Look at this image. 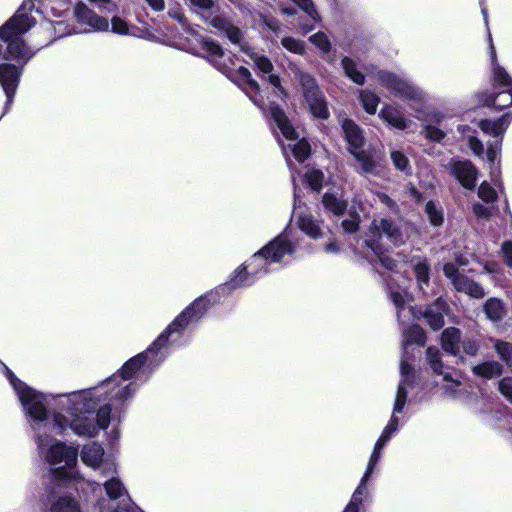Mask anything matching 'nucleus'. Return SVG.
I'll return each mask as SVG.
<instances>
[{
    "label": "nucleus",
    "mask_w": 512,
    "mask_h": 512,
    "mask_svg": "<svg viewBox=\"0 0 512 512\" xmlns=\"http://www.w3.org/2000/svg\"><path fill=\"white\" fill-rule=\"evenodd\" d=\"M500 393L512 404V378L505 377L498 383Z\"/></svg>",
    "instance_id": "obj_51"
},
{
    "label": "nucleus",
    "mask_w": 512,
    "mask_h": 512,
    "mask_svg": "<svg viewBox=\"0 0 512 512\" xmlns=\"http://www.w3.org/2000/svg\"><path fill=\"white\" fill-rule=\"evenodd\" d=\"M199 44L203 50V57L219 72L224 73L223 49L220 44L211 38L200 37Z\"/></svg>",
    "instance_id": "obj_22"
},
{
    "label": "nucleus",
    "mask_w": 512,
    "mask_h": 512,
    "mask_svg": "<svg viewBox=\"0 0 512 512\" xmlns=\"http://www.w3.org/2000/svg\"><path fill=\"white\" fill-rule=\"evenodd\" d=\"M490 59L495 88L512 89V78L508 72L497 63L496 51L492 43L491 34H489Z\"/></svg>",
    "instance_id": "obj_24"
},
{
    "label": "nucleus",
    "mask_w": 512,
    "mask_h": 512,
    "mask_svg": "<svg viewBox=\"0 0 512 512\" xmlns=\"http://www.w3.org/2000/svg\"><path fill=\"white\" fill-rule=\"evenodd\" d=\"M501 250L506 264L512 267V241H505Z\"/></svg>",
    "instance_id": "obj_60"
},
{
    "label": "nucleus",
    "mask_w": 512,
    "mask_h": 512,
    "mask_svg": "<svg viewBox=\"0 0 512 512\" xmlns=\"http://www.w3.org/2000/svg\"><path fill=\"white\" fill-rule=\"evenodd\" d=\"M377 81L395 97L414 102H422L425 99L422 89L404 76L380 70L377 72Z\"/></svg>",
    "instance_id": "obj_9"
},
{
    "label": "nucleus",
    "mask_w": 512,
    "mask_h": 512,
    "mask_svg": "<svg viewBox=\"0 0 512 512\" xmlns=\"http://www.w3.org/2000/svg\"><path fill=\"white\" fill-rule=\"evenodd\" d=\"M76 20L84 26V32L107 31L109 22L106 18L97 15L84 3H78L74 9Z\"/></svg>",
    "instance_id": "obj_20"
},
{
    "label": "nucleus",
    "mask_w": 512,
    "mask_h": 512,
    "mask_svg": "<svg viewBox=\"0 0 512 512\" xmlns=\"http://www.w3.org/2000/svg\"><path fill=\"white\" fill-rule=\"evenodd\" d=\"M444 275L451 280L454 281L461 273L458 270V267L454 263H446L443 267Z\"/></svg>",
    "instance_id": "obj_58"
},
{
    "label": "nucleus",
    "mask_w": 512,
    "mask_h": 512,
    "mask_svg": "<svg viewBox=\"0 0 512 512\" xmlns=\"http://www.w3.org/2000/svg\"><path fill=\"white\" fill-rule=\"evenodd\" d=\"M324 251L326 253H329V254H337L340 252V247L338 246V244L333 240V241H330L329 243H327L325 246H324Z\"/></svg>",
    "instance_id": "obj_62"
},
{
    "label": "nucleus",
    "mask_w": 512,
    "mask_h": 512,
    "mask_svg": "<svg viewBox=\"0 0 512 512\" xmlns=\"http://www.w3.org/2000/svg\"><path fill=\"white\" fill-rule=\"evenodd\" d=\"M468 145H469L470 149L472 150V152L476 156L480 157L483 155L484 146H483L482 142L477 137L469 135L468 136Z\"/></svg>",
    "instance_id": "obj_53"
},
{
    "label": "nucleus",
    "mask_w": 512,
    "mask_h": 512,
    "mask_svg": "<svg viewBox=\"0 0 512 512\" xmlns=\"http://www.w3.org/2000/svg\"><path fill=\"white\" fill-rule=\"evenodd\" d=\"M511 120H512V113L507 112V113L503 114L497 120L484 119L479 122L480 129L484 133L490 134L495 138V141L491 142L488 145V148L486 151L487 161L491 165H495L496 161L499 158L501 143H502V136H503L504 132L506 131V129L508 128Z\"/></svg>",
    "instance_id": "obj_12"
},
{
    "label": "nucleus",
    "mask_w": 512,
    "mask_h": 512,
    "mask_svg": "<svg viewBox=\"0 0 512 512\" xmlns=\"http://www.w3.org/2000/svg\"><path fill=\"white\" fill-rule=\"evenodd\" d=\"M352 155L360 163L363 174H375L376 162L370 152L362 149L352 153Z\"/></svg>",
    "instance_id": "obj_36"
},
{
    "label": "nucleus",
    "mask_w": 512,
    "mask_h": 512,
    "mask_svg": "<svg viewBox=\"0 0 512 512\" xmlns=\"http://www.w3.org/2000/svg\"><path fill=\"white\" fill-rule=\"evenodd\" d=\"M145 1L155 11H162L165 8L164 0H145Z\"/></svg>",
    "instance_id": "obj_61"
},
{
    "label": "nucleus",
    "mask_w": 512,
    "mask_h": 512,
    "mask_svg": "<svg viewBox=\"0 0 512 512\" xmlns=\"http://www.w3.org/2000/svg\"><path fill=\"white\" fill-rule=\"evenodd\" d=\"M298 80L303 88L304 97L312 115L322 120L328 119L330 113L327 102L315 78L309 73L299 72Z\"/></svg>",
    "instance_id": "obj_11"
},
{
    "label": "nucleus",
    "mask_w": 512,
    "mask_h": 512,
    "mask_svg": "<svg viewBox=\"0 0 512 512\" xmlns=\"http://www.w3.org/2000/svg\"><path fill=\"white\" fill-rule=\"evenodd\" d=\"M281 44L287 51L297 55H303L306 52V44L300 39L283 37Z\"/></svg>",
    "instance_id": "obj_41"
},
{
    "label": "nucleus",
    "mask_w": 512,
    "mask_h": 512,
    "mask_svg": "<svg viewBox=\"0 0 512 512\" xmlns=\"http://www.w3.org/2000/svg\"><path fill=\"white\" fill-rule=\"evenodd\" d=\"M441 345L443 350L456 357L461 362L464 356H476L480 344L479 341L470 336H462L460 329L456 327H448L441 334Z\"/></svg>",
    "instance_id": "obj_10"
},
{
    "label": "nucleus",
    "mask_w": 512,
    "mask_h": 512,
    "mask_svg": "<svg viewBox=\"0 0 512 512\" xmlns=\"http://www.w3.org/2000/svg\"><path fill=\"white\" fill-rule=\"evenodd\" d=\"M272 265H274L273 262L268 259V255L262 247L231 273L229 280L226 281V290H235L252 285L257 279L271 272Z\"/></svg>",
    "instance_id": "obj_5"
},
{
    "label": "nucleus",
    "mask_w": 512,
    "mask_h": 512,
    "mask_svg": "<svg viewBox=\"0 0 512 512\" xmlns=\"http://www.w3.org/2000/svg\"><path fill=\"white\" fill-rule=\"evenodd\" d=\"M226 38H228L233 44L239 45V47L246 51V45L241 42L242 32L239 28L234 27L226 22Z\"/></svg>",
    "instance_id": "obj_48"
},
{
    "label": "nucleus",
    "mask_w": 512,
    "mask_h": 512,
    "mask_svg": "<svg viewBox=\"0 0 512 512\" xmlns=\"http://www.w3.org/2000/svg\"><path fill=\"white\" fill-rule=\"evenodd\" d=\"M301 8L313 21H320V15L317 12L312 0H292Z\"/></svg>",
    "instance_id": "obj_47"
},
{
    "label": "nucleus",
    "mask_w": 512,
    "mask_h": 512,
    "mask_svg": "<svg viewBox=\"0 0 512 512\" xmlns=\"http://www.w3.org/2000/svg\"><path fill=\"white\" fill-rule=\"evenodd\" d=\"M305 179L312 190L319 191L322 188L324 174L320 170L311 169L306 172Z\"/></svg>",
    "instance_id": "obj_44"
},
{
    "label": "nucleus",
    "mask_w": 512,
    "mask_h": 512,
    "mask_svg": "<svg viewBox=\"0 0 512 512\" xmlns=\"http://www.w3.org/2000/svg\"><path fill=\"white\" fill-rule=\"evenodd\" d=\"M388 289H389V298L396 308L397 319H398L400 326L402 327V333H403V340H402L403 354H402V358H401L400 368L402 367L403 360H406V363L409 366H411L409 364L410 358L408 356L409 346H411L412 344H416L418 346H424V344L426 342V337H425L423 329L420 326H418L416 324L408 325L407 327L405 326L406 323H408L410 320L415 318V312L412 307L406 306V296L407 295L404 292V290H402L400 288H397L396 290H394L389 285H388ZM410 368H411L410 380H411V384H413L414 373H413V368L412 367H410Z\"/></svg>",
    "instance_id": "obj_4"
},
{
    "label": "nucleus",
    "mask_w": 512,
    "mask_h": 512,
    "mask_svg": "<svg viewBox=\"0 0 512 512\" xmlns=\"http://www.w3.org/2000/svg\"><path fill=\"white\" fill-rule=\"evenodd\" d=\"M484 311L492 321L500 320L504 315V307L500 300L491 298L486 301Z\"/></svg>",
    "instance_id": "obj_38"
},
{
    "label": "nucleus",
    "mask_w": 512,
    "mask_h": 512,
    "mask_svg": "<svg viewBox=\"0 0 512 512\" xmlns=\"http://www.w3.org/2000/svg\"><path fill=\"white\" fill-rule=\"evenodd\" d=\"M44 437L47 444L43 450H38L53 468L44 476L43 483L76 481L74 468L78 461V446L54 440L50 432L45 433Z\"/></svg>",
    "instance_id": "obj_3"
},
{
    "label": "nucleus",
    "mask_w": 512,
    "mask_h": 512,
    "mask_svg": "<svg viewBox=\"0 0 512 512\" xmlns=\"http://www.w3.org/2000/svg\"><path fill=\"white\" fill-rule=\"evenodd\" d=\"M194 11L211 27L222 31L224 17L217 0H189Z\"/></svg>",
    "instance_id": "obj_18"
},
{
    "label": "nucleus",
    "mask_w": 512,
    "mask_h": 512,
    "mask_svg": "<svg viewBox=\"0 0 512 512\" xmlns=\"http://www.w3.org/2000/svg\"><path fill=\"white\" fill-rule=\"evenodd\" d=\"M472 373L486 380L497 378L503 373V366L501 363L491 360L484 361L472 367Z\"/></svg>",
    "instance_id": "obj_30"
},
{
    "label": "nucleus",
    "mask_w": 512,
    "mask_h": 512,
    "mask_svg": "<svg viewBox=\"0 0 512 512\" xmlns=\"http://www.w3.org/2000/svg\"><path fill=\"white\" fill-rule=\"evenodd\" d=\"M103 12H113L116 5L112 0H88Z\"/></svg>",
    "instance_id": "obj_54"
},
{
    "label": "nucleus",
    "mask_w": 512,
    "mask_h": 512,
    "mask_svg": "<svg viewBox=\"0 0 512 512\" xmlns=\"http://www.w3.org/2000/svg\"><path fill=\"white\" fill-rule=\"evenodd\" d=\"M111 30L112 32L120 35L130 34L128 24L123 19L116 16L111 20Z\"/></svg>",
    "instance_id": "obj_50"
},
{
    "label": "nucleus",
    "mask_w": 512,
    "mask_h": 512,
    "mask_svg": "<svg viewBox=\"0 0 512 512\" xmlns=\"http://www.w3.org/2000/svg\"><path fill=\"white\" fill-rule=\"evenodd\" d=\"M71 482L44 483V493L40 497L43 512H81L79 500L65 488Z\"/></svg>",
    "instance_id": "obj_7"
},
{
    "label": "nucleus",
    "mask_w": 512,
    "mask_h": 512,
    "mask_svg": "<svg viewBox=\"0 0 512 512\" xmlns=\"http://www.w3.org/2000/svg\"><path fill=\"white\" fill-rule=\"evenodd\" d=\"M265 24L268 27V29H270V30H272L274 32L278 31L279 28H280L279 22L277 20L273 19V18L266 19L265 20Z\"/></svg>",
    "instance_id": "obj_64"
},
{
    "label": "nucleus",
    "mask_w": 512,
    "mask_h": 512,
    "mask_svg": "<svg viewBox=\"0 0 512 512\" xmlns=\"http://www.w3.org/2000/svg\"><path fill=\"white\" fill-rule=\"evenodd\" d=\"M391 160L396 169L400 171H408L410 169L407 156L400 151L391 152Z\"/></svg>",
    "instance_id": "obj_49"
},
{
    "label": "nucleus",
    "mask_w": 512,
    "mask_h": 512,
    "mask_svg": "<svg viewBox=\"0 0 512 512\" xmlns=\"http://www.w3.org/2000/svg\"><path fill=\"white\" fill-rule=\"evenodd\" d=\"M494 349L503 362L508 366H512V344L506 341H496Z\"/></svg>",
    "instance_id": "obj_43"
},
{
    "label": "nucleus",
    "mask_w": 512,
    "mask_h": 512,
    "mask_svg": "<svg viewBox=\"0 0 512 512\" xmlns=\"http://www.w3.org/2000/svg\"><path fill=\"white\" fill-rule=\"evenodd\" d=\"M410 366L406 363V360H403L401 367V379L398 384L395 402L393 406L392 416L382 431V435H386L387 438L391 439L392 436L397 432L399 427V420L396 417V414L401 413L405 407L407 396H408V388H411L413 384H411L410 380Z\"/></svg>",
    "instance_id": "obj_13"
},
{
    "label": "nucleus",
    "mask_w": 512,
    "mask_h": 512,
    "mask_svg": "<svg viewBox=\"0 0 512 512\" xmlns=\"http://www.w3.org/2000/svg\"><path fill=\"white\" fill-rule=\"evenodd\" d=\"M487 105L497 109H504L512 105V89H501L499 92L491 95L487 100Z\"/></svg>",
    "instance_id": "obj_35"
},
{
    "label": "nucleus",
    "mask_w": 512,
    "mask_h": 512,
    "mask_svg": "<svg viewBox=\"0 0 512 512\" xmlns=\"http://www.w3.org/2000/svg\"><path fill=\"white\" fill-rule=\"evenodd\" d=\"M379 117L396 129L405 130L408 127V121L403 113L392 105H385L380 110Z\"/></svg>",
    "instance_id": "obj_29"
},
{
    "label": "nucleus",
    "mask_w": 512,
    "mask_h": 512,
    "mask_svg": "<svg viewBox=\"0 0 512 512\" xmlns=\"http://www.w3.org/2000/svg\"><path fill=\"white\" fill-rule=\"evenodd\" d=\"M471 281V279H469L466 275L461 273L457 278L454 279L452 284L457 291L464 292Z\"/></svg>",
    "instance_id": "obj_57"
},
{
    "label": "nucleus",
    "mask_w": 512,
    "mask_h": 512,
    "mask_svg": "<svg viewBox=\"0 0 512 512\" xmlns=\"http://www.w3.org/2000/svg\"><path fill=\"white\" fill-rule=\"evenodd\" d=\"M370 477L368 475H363L359 485L355 489L352 498L345 508L344 512H359V507L362 504V501L364 497L367 496V482L369 481Z\"/></svg>",
    "instance_id": "obj_32"
},
{
    "label": "nucleus",
    "mask_w": 512,
    "mask_h": 512,
    "mask_svg": "<svg viewBox=\"0 0 512 512\" xmlns=\"http://www.w3.org/2000/svg\"><path fill=\"white\" fill-rule=\"evenodd\" d=\"M309 41L325 55L331 50V42L326 33L319 31L309 37Z\"/></svg>",
    "instance_id": "obj_42"
},
{
    "label": "nucleus",
    "mask_w": 512,
    "mask_h": 512,
    "mask_svg": "<svg viewBox=\"0 0 512 512\" xmlns=\"http://www.w3.org/2000/svg\"><path fill=\"white\" fill-rule=\"evenodd\" d=\"M355 251L366 258L371 264L380 265L389 271H396L397 261L394 260L376 239H364L360 247H355Z\"/></svg>",
    "instance_id": "obj_17"
},
{
    "label": "nucleus",
    "mask_w": 512,
    "mask_h": 512,
    "mask_svg": "<svg viewBox=\"0 0 512 512\" xmlns=\"http://www.w3.org/2000/svg\"><path fill=\"white\" fill-rule=\"evenodd\" d=\"M263 249L268 255V259L273 264L286 265L295 259L297 244L291 238L290 232L285 229L281 234L267 243Z\"/></svg>",
    "instance_id": "obj_14"
},
{
    "label": "nucleus",
    "mask_w": 512,
    "mask_h": 512,
    "mask_svg": "<svg viewBox=\"0 0 512 512\" xmlns=\"http://www.w3.org/2000/svg\"><path fill=\"white\" fill-rule=\"evenodd\" d=\"M224 287L218 286L187 306L142 353L129 359L116 373L87 389L61 394H44L18 379L3 363L4 374L16 393L38 449L46 446L44 434L71 431L80 438H95L111 421H120L139 384L166 360L176 339L190 324L199 321L208 309L219 303Z\"/></svg>",
    "instance_id": "obj_1"
},
{
    "label": "nucleus",
    "mask_w": 512,
    "mask_h": 512,
    "mask_svg": "<svg viewBox=\"0 0 512 512\" xmlns=\"http://www.w3.org/2000/svg\"><path fill=\"white\" fill-rule=\"evenodd\" d=\"M382 236H385L387 240L395 246L404 244L408 238L407 233L403 230L402 224L391 218L373 220L365 239H376L379 243Z\"/></svg>",
    "instance_id": "obj_15"
},
{
    "label": "nucleus",
    "mask_w": 512,
    "mask_h": 512,
    "mask_svg": "<svg viewBox=\"0 0 512 512\" xmlns=\"http://www.w3.org/2000/svg\"><path fill=\"white\" fill-rule=\"evenodd\" d=\"M341 67L343 68L346 77H348L352 82L360 86L364 85L365 76L358 69V65L355 60L345 56L341 59Z\"/></svg>",
    "instance_id": "obj_34"
},
{
    "label": "nucleus",
    "mask_w": 512,
    "mask_h": 512,
    "mask_svg": "<svg viewBox=\"0 0 512 512\" xmlns=\"http://www.w3.org/2000/svg\"><path fill=\"white\" fill-rule=\"evenodd\" d=\"M478 196L487 203H493L497 200L495 189L486 181L482 182L478 188Z\"/></svg>",
    "instance_id": "obj_46"
},
{
    "label": "nucleus",
    "mask_w": 512,
    "mask_h": 512,
    "mask_svg": "<svg viewBox=\"0 0 512 512\" xmlns=\"http://www.w3.org/2000/svg\"><path fill=\"white\" fill-rule=\"evenodd\" d=\"M359 99L368 114H375L380 102V98L374 92L364 89L359 91Z\"/></svg>",
    "instance_id": "obj_37"
},
{
    "label": "nucleus",
    "mask_w": 512,
    "mask_h": 512,
    "mask_svg": "<svg viewBox=\"0 0 512 512\" xmlns=\"http://www.w3.org/2000/svg\"><path fill=\"white\" fill-rule=\"evenodd\" d=\"M270 114L283 137L288 142L287 144L283 141L279 142L288 165H290L289 153H291L298 162H304L310 155L309 143L305 139H298L295 129L281 108L272 106L270 108Z\"/></svg>",
    "instance_id": "obj_6"
},
{
    "label": "nucleus",
    "mask_w": 512,
    "mask_h": 512,
    "mask_svg": "<svg viewBox=\"0 0 512 512\" xmlns=\"http://www.w3.org/2000/svg\"><path fill=\"white\" fill-rule=\"evenodd\" d=\"M298 227L307 236L312 239H318L323 236L321 221L309 214L300 215L298 218Z\"/></svg>",
    "instance_id": "obj_31"
},
{
    "label": "nucleus",
    "mask_w": 512,
    "mask_h": 512,
    "mask_svg": "<svg viewBox=\"0 0 512 512\" xmlns=\"http://www.w3.org/2000/svg\"><path fill=\"white\" fill-rule=\"evenodd\" d=\"M33 9L34 2L25 0L14 16L0 27V55L4 59L22 63L21 67L10 63L0 64V84L7 98L4 113L9 110L12 104L23 66L35 53L22 39L23 34L35 25V19L29 15Z\"/></svg>",
    "instance_id": "obj_2"
},
{
    "label": "nucleus",
    "mask_w": 512,
    "mask_h": 512,
    "mask_svg": "<svg viewBox=\"0 0 512 512\" xmlns=\"http://www.w3.org/2000/svg\"><path fill=\"white\" fill-rule=\"evenodd\" d=\"M250 58L258 70V73L261 74V77L266 79L277 90V95L285 96L286 93L281 85L280 77L277 74L272 73L274 66L271 60L267 56L257 52H252L250 54Z\"/></svg>",
    "instance_id": "obj_21"
},
{
    "label": "nucleus",
    "mask_w": 512,
    "mask_h": 512,
    "mask_svg": "<svg viewBox=\"0 0 512 512\" xmlns=\"http://www.w3.org/2000/svg\"><path fill=\"white\" fill-rule=\"evenodd\" d=\"M425 212L431 225L439 227L443 224V211L441 208H438L433 201H428L426 203Z\"/></svg>",
    "instance_id": "obj_39"
},
{
    "label": "nucleus",
    "mask_w": 512,
    "mask_h": 512,
    "mask_svg": "<svg viewBox=\"0 0 512 512\" xmlns=\"http://www.w3.org/2000/svg\"><path fill=\"white\" fill-rule=\"evenodd\" d=\"M342 129L348 143V150L352 154L362 150L364 145V136L360 127L352 120L345 119L342 122Z\"/></svg>",
    "instance_id": "obj_25"
},
{
    "label": "nucleus",
    "mask_w": 512,
    "mask_h": 512,
    "mask_svg": "<svg viewBox=\"0 0 512 512\" xmlns=\"http://www.w3.org/2000/svg\"><path fill=\"white\" fill-rule=\"evenodd\" d=\"M426 358L429 366L434 373L443 375L445 384L443 385L444 393L453 399H459L463 392L461 382L452 378L449 372L444 371V365L441 360V354L438 348L428 347L426 350Z\"/></svg>",
    "instance_id": "obj_16"
},
{
    "label": "nucleus",
    "mask_w": 512,
    "mask_h": 512,
    "mask_svg": "<svg viewBox=\"0 0 512 512\" xmlns=\"http://www.w3.org/2000/svg\"><path fill=\"white\" fill-rule=\"evenodd\" d=\"M116 474L117 468L114 462L104 464L101 475L107 478L104 482L106 494L110 500L121 499V502L116 507L111 506L107 511L103 512H143L131 502L125 487Z\"/></svg>",
    "instance_id": "obj_8"
},
{
    "label": "nucleus",
    "mask_w": 512,
    "mask_h": 512,
    "mask_svg": "<svg viewBox=\"0 0 512 512\" xmlns=\"http://www.w3.org/2000/svg\"><path fill=\"white\" fill-rule=\"evenodd\" d=\"M464 293L474 298H483L485 296V291L483 287L480 284L474 282L473 280L470 282V284H468V287L466 288Z\"/></svg>",
    "instance_id": "obj_52"
},
{
    "label": "nucleus",
    "mask_w": 512,
    "mask_h": 512,
    "mask_svg": "<svg viewBox=\"0 0 512 512\" xmlns=\"http://www.w3.org/2000/svg\"><path fill=\"white\" fill-rule=\"evenodd\" d=\"M445 310L446 303L440 298L424 310L423 317L433 330L437 331L443 327Z\"/></svg>",
    "instance_id": "obj_27"
},
{
    "label": "nucleus",
    "mask_w": 512,
    "mask_h": 512,
    "mask_svg": "<svg viewBox=\"0 0 512 512\" xmlns=\"http://www.w3.org/2000/svg\"><path fill=\"white\" fill-rule=\"evenodd\" d=\"M473 212L478 218H483V219H488L491 215L490 208H488L480 203H475L473 205Z\"/></svg>",
    "instance_id": "obj_59"
},
{
    "label": "nucleus",
    "mask_w": 512,
    "mask_h": 512,
    "mask_svg": "<svg viewBox=\"0 0 512 512\" xmlns=\"http://www.w3.org/2000/svg\"><path fill=\"white\" fill-rule=\"evenodd\" d=\"M322 205L326 212L335 216H342L347 210L348 201L342 194L326 192L322 196Z\"/></svg>",
    "instance_id": "obj_28"
},
{
    "label": "nucleus",
    "mask_w": 512,
    "mask_h": 512,
    "mask_svg": "<svg viewBox=\"0 0 512 512\" xmlns=\"http://www.w3.org/2000/svg\"><path fill=\"white\" fill-rule=\"evenodd\" d=\"M471 281V279H469L466 275L461 273L457 278L454 279L452 284L457 291L464 292Z\"/></svg>",
    "instance_id": "obj_56"
},
{
    "label": "nucleus",
    "mask_w": 512,
    "mask_h": 512,
    "mask_svg": "<svg viewBox=\"0 0 512 512\" xmlns=\"http://www.w3.org/2000/svg\"><path fill=\"white\" fill-rule=\"evenodd\" d=\"M80 457L85 465L93 469L99 468L101 471L103 470L104 464L109 462L103 461L104 448L98 442L85 444L81 449Z\"/></svg>",
    "instance_id": "obj_23"
},
{
    "label": "nucleus",
    "mask_w": 512,
    "mask_h": 512,
    "mask_svg": "<svg viewBox=\"0 0 512 512\" xmlns=\"http://www.w3.org/2000/svg\"><path fill=\"white\" fill-rule=\"evenodd\" d=\"M418 118L427 122L423 129L425 138L436 142H440L444 139L445 132L435 125L440 123L443 119L442 113L433 110L428 112L425 117L422 118L421 116H418Z\"/></svg>",
    "instance_id": "obj_26"
},
{
    "label": "nucleus",
    "mask_w": 512,
    "mask_h": 512,
    "mask_svg": "<svg viewBox=\"0 0 512 512\" xmlns=\"http://www.w3.org/2000/svg\"><path fill=\"white\" fill-rule=\"evenodd\" d=\"M381 453L380 451H377V450H373L371 456H370V459H369V462H368V466H367V469L365 471V475H368L369 477H371L377 463L379 462L380 458H381Z\"/></svg>",
    "instance_id": "obj_55"
},
{
    "label": "nucleus",
    "mask_w": 512,
    "mask_h": 512,
    "mask_svg": "<svg viewBox=\"0 0 512 512\" xmlns=\"http://www.w3.org/2000/svg\"><path fill=\"white\" fill-rule=\"evenodd\" d=\"M360 215L355 211L350 210L349 217L342 221V228L346 233H356L360 225Z\"/></svg>",
    "instance_id": "obj_45"
},
{
    "label": "nucleus",
    "mask_w": 512,
    "mask_h": 512,
    "mask_svg": "<svg viewBox=\"0 0 512 512\" xmlns=\"http://www.w3.org/2000/svg\"><path fill=\"white\" fill-rule=\"evenodd\" d=\"M450 173L466 189L474 190L478 176V170L469 160L452 159L449 162Z\"/></svg>",
    "instance_id": "obj_19"
},
{
    "label": "nucleus",
    "mask_w": 512,
    "mask_h": 512,
    "mask_svg": "<svg viewBox=\"0 0 512 512\" xmlns=\"http://www.w3.org/2000/svg\"><path fill=\"white\" fill-rule=\"evenodd\" d=\"M414 272L418 281L419 288L423 290L424 286H427L429 283L430 269L426 260L418 261L414 265Z\"/></svg>",
    "instance_id": "obj_40"
},
{
    "label": "nucleus",
    "mask_w": 512,
    "mask_h": 512,
    "mask_svg": "<svg viewBox=\"0 0 512 512\" xmlns=\"http://www.w3.org/2000/svg\"><path fill=\"white\" fill-rule=\"evenodd\" d=\"M390 439L387 438L386 435H380L379 439L377 440V442L375 443V446H374V449L377 450V451H380L382 452V449L384 448V446L387 444V442L389 441Z\"/></svg>",
    "instance_id": "obj_63"
},
{
    "label": "nucleus",
    "mask_w": 512,
    "mask_h": 512,
    "mask_svg": "<svg viewBox=\"0 0 512 512\" xmlns=\"http://www.w3.org/2000/svg\"><path fill=\"white\" fill-rule=\"evenodd\" d=\"M239 73H240V76L246 80L247 82V90H246V94L249 96V98L252 100V102L262 108L263 105H264V100L263 98H259L257 96V94L260 92V86L259 84L257 83L256 80H254L252 77H251V73L250 71L247 69V68H244V67H241L239 69Z\"/></svg>",
    "instance_id": "obj_33"
}]
</instances>
